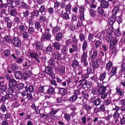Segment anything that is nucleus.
Returning a JSON list of instances; mask_svg holds the SVG:
<instances>
[{"instance_id": "nucleus-12", "label": "nucleus", "mask_w": 125, "mask_h": 125, "mask_svg": "<svg viewBox=\"0 0 125 125\" xmlns=\"http://www.w3.org/2000/svg\"><path fill=\"white\" fill-rule=\"evenodd\" d=\"M8 89V93L11 96H12L15 98L14 95L16 94V91L15 88L14 87H9Z\"/></svg>"}, {"instance_id": "nucleus-11", "label": "nucleus", "mask_w": 125, "mask_h": 125, "mask_svg": "<svg viewBox=\"0 0 125 125\" xmlns=\"http://www.w3.org/2000/svg\"><path fill=\"white\" fill-rule=\"evenodd\" d=\"M115 17L114 16V18H113L112 17H110L108 20V22L109 24L110 25V27H111V28L110 29V31H113V25L115 22Z\"/></svg>"}, {"instance_id": "nucleus-60", "label": "nucleus", "mask_w": 125, "mask_h": 125, "mask_svg": "<svg viewBox=\"0 0 125 125\" xmlns=\"http://www.w3.org/2000/svg\"><path fill=\"white\" fill-rule=\"evenodd\" d=\"M94 37V35L93 34L89 33L88 37V40L89 41H91L92 42H94L95 40L93 39Z\"/></svg>"}, {"instance_id": "nucleus-7", "label": "nucleus", "mask_w": 125, "mask_h": 125, "mask_svg": "<svg viewBox=\"0 0 125 125\" xmlns=\"http://www.w3.org/2000/svg\"><path fill=\"white\" fill-rule=\"evenodd\" d=\"M101 60L98 58H97L96 60L94 61L92 63L93 67L94 70H97L99 67V65L101 62Z\"/></svg>"}, {"instance_id": "nucleus-36", "label": "nucleus", "mask_w": 125, "mask_h": 125, "mask_svg": "<svg viewBox=\"0 0 125 125\" xmlns=\"http://www.w3.org/2000/svg\"><path fill=\"white\" fill-rule=\"evenodd\" d=\"M50 82L51 84L53 86L55 89L58 88L59 86L55 80H51Z\"/></svg>"}, {"instance_id": "nucleus-61", "label": "nucleus", "mask_w": 125, "mask_h": 125, "mask_svg": "<svg viewBox=\"0 0 125 125\" xmlns=\"http://www.w3.org/2000/svg\"><path fill=\"white\" fill-rule=\"evenodd\" d=\"M59 30V28L58 26L53 27L52 29V34H54L55 33H56Z\"/></svg>"}, {"instance_id": "nucleus-53", "label": "nucleus", "mask_w": 125, "mask_h": 125, "mask_svg": "<svg viewBox=\"0 0 125 125\" xmlns=\"http://www.w3.org/2000/svg\"><path fill=\"white\" fill-rule=\"evenodd\" d=\"M58 70L60 73L63 74L65 73V67L63 66H61L58 68Z\"/></svg>"}, {"instance_id": "nucleus-54", "label": "nucleus", "mask_w": 125, "mask_h": 125, "mask_svg": "<svg viewBox=\"0 0 125 125\" xmlns=\"http://www.w3.org/2000/svg\"><path fill=\"white\" fill-rule=\"evenodd\" d=\"M58 111L57 110H54L53 109H52V111L50 112L48 114L49 116H52L54 115Z\"/></svg>"}, {"instance_id": "nucleus-5", "label": "nucleus", "mask_w": 125, "mask_h": 125, "mask_svg": "<svg viewBox=\"0 0 125 125\" xmlns=\"http://www.w3.org/2000/svg\"><path fill=\"white\" fill-rule=\"evenodd\" d=\"M51 37V34L49 33L46 34H42L41 40L42 41H49L50 40Z\"/></svg>"}, {"instance_id": "nucleus-14", "label": "nucleus", "mask_w": 125, "mask_h": 125, "mask_svg": "<svg viewBox=\"0 0 125 125\" xmlns=\"http://www.w3.org/2000/svg\"><path fill=\"white\" fill-rule=\"evenodd\" d=\"M52 56H55V59H56L60 60L62 59L61 57V54L59 52L57 51L56 50L54 52Z\"/></svg>"}, {"instance_id": "nucleus-62", "label": "nucleus", "mask_w": 125, "mask_h": 125, "mask_svg": "<svg viewBox=\"0 0 125 125\" xmlns=\"http://www.w3.org/2000/svg\"><path fill=\"white\" fill-rule=\"evenodd\" d=\"M11 69L13 71L17 70L18 68L16 64H13L10 66Z\"/></svg>"}, {"instance_id": "nucleus-18", "label": "nucleus", "mask_w": 125, "mask_h": 125, "mask_svg": "<svg viewBox=\"0 0 125 125\" xmlns=\"http://www.w3.org/2000/svg\"><path fill=\"white\" fill-rule=\"evenodd\" d=\"M71 66L74 68H76L77 67H79L80 68L81 66L79 64V62L76 60H73L72 62Z\"/></svg>"}, {"instance_id": "nucleus-15", "label": "nucleus", "mask_w": 125, "mask_h": 125, "mask_svg": "<svg viewBox=\"0 0 125 125\" xmlns=\"http://www.w3.org/2000/svg\"><path fill=\"white\" fill-rule=\"evenodd\" d=\"M10 52L9 49H6L2 52L3 58L6 59L10 56Z\"/></svg>"}, {"instance_id": "nucleus-44", "label": "nucleus", "mask_w": 125, "mask_h": 125, "mask_svg": "<svg viewBox=\"0 0 125 125\" xmlns=\"http://www.w3.org/2000/svg\"><path fill=\"white\" fill-rule=\"evenodd\" d=\"M87 51H83V53L82 54L81 57V60H86L88 57L87 55Z\"/></svg>"}, {"instance_id": "nucleus-58", "label": "nucleus", "mask_w": 125, "mask_h": 125, "mask_svg": "<svg viewBox=\"0 0 125 125\" xmlns=\"http://www.w3.org/2000/svg\"><path fill=\"white\" fill-rule=\"evenodd\" d=\"M104 104L106 105H108L110 104L112 102L111 99L108 98L104 100Z\"/></svg>"}, {"instance_id": "nucleus-26", "label": "nucleus", "mask_w": 125, "mask_h": 125, "mask_svg": "<svg viewBox=\"0 0 125 125\" xmlns=\"http://www.w3.org/2000/svg\"><path fill=\"white\" fill-rule=\"evenodd\" d=\"M84 92H82V89L81 88H79V89L76 90H75L73 92L74 95L76 96L77 97L79 96L81 94V93L82 94Z\"/></svg>"}, {"instance_id": "nucleus-22", "label": "nucleus", "mask_w": 125, "mask_h": 125, "mask_svg": "<svg viewBox=\"0 0 125 125\" xmlns=\"http://www.w3.org/2000/svg\"><path fill=\"white\" fill-rule=\"evenodd\" d=\"M7 10L5 9H2L0 11V16L1 18L5 17L8 15V14L6 13Z\"/></svg>"}, {"instance_id": "nucleus-35", "label": "nucleus", "mask_w": 125, "mask_h": 125, "mask_svg": "<svg viewBox=\"0 0 125 125\" xmlns=\"http://www.w3.org/2000/svg\"><path fill=\"white\" fill-rule=\"evenodd\" d=\"M109 4L108 1H105L101 3L100 6L104 8H106L108 7Z\"/></svg>"}, {"instance_id": "nucleus-3", "label": "nucleus", "mask_w": 125, "mask_h": 125, "mask_svg": "<svg viewBox=\"0 0 125 125\" xmlns=\"http://www.w3.org/2000/svg\"><path fill=\"white\" fill-rule=\"evenodd\" d=\"M35 49L37 51H40L42 50L43 47L42 44L39 41H37L35 42L32 44Z\"/></svg>"}, {"instance_id": "nucleus-45", "label": "nucleus", "mask_w": 125, "mask_h": 125, "mask_svg": "<svg viewBox=\"0 0 125 125\" xmlns=\"http://www.w3.org/2000/svg\"><path fill=\"white\" fill-rule=\"evenodd\" d=\"M31 75L28 73L24 72L22 74V79L25 80H26L28 79V78Z\"/></svg>"}, {"instance_id": "nucleus-43", "label": "nucleus", "mask_w": 125, "mask_h": 125, "mask_svg": "<svg viewBox=\"0 0 125 125\" xmlns=\"http://www.w3.org/2000/svg\"><path fill=\"white\" fill-rule=\"evenodd\" d=\"M39 16V12L37 10H35L32 12L31 18H33V17H35L37 18Z\"/></svg>"}, {"instance_id": "nucleus-48", "label": "nucleus", "mask_w": 125, "mask_h": 125, "mask_svg": "<svg viewBox=\"0 0 125 125\" xmlns=\"http://www.w3.org/2000/svg\"><path fill=\"white\" fill-rule=\"evenodd\" d=\"M113 65L112 63L111 62H109L107 64L106 67V70L109 71L111 69Z\"/></svg>"}, {"instance_id": "nucleus-28", "label": "nucleus", "mask_w": 125, "mask_h": 125, "mask_svg": "<svg viewBox=\"0 0 125 125\" xmlns=\"http://www.w3.org/2000/svg\"><path fill=\"white\" fill-rule=\"evenodd\" d=\"M98 56L97 51L95 50L93 52V53L91 56V59L92 61H93L95 58H96Z\"/></svg>"}, {"instance_id": "nucleus-40", "label": "nucleus", "mask_w": 125, "mask_h": 125, "mask_svg": "<svg viewBox=\"0 0 125 125\" xmlns=\"http://www.w3.org/2000/svg\"><path fill=\"white\" fill-rule=\"evenodd\" d=\"M62 17L64 19L66 20H68L70 19V17L69 14L66 12L64 13L63 14H62Z\"/></svg>"}, {"instance_id": "nucleus-51", "label": "nucleus", "mask_w": 125, "mask_h": 125, "mask_svg": "<svg viewBox=\"0 0 125 125\" xmlns=\"http://www.w3.org/2000/svg\"><path fill=\"white\" fill-rule=\"evenodd\" d=\"M13 96L10 94H6L5 95V97L6 100H8L10 98V99L12 100H14L15 99V98L12 96Z\"/></svg>"}, {"instance_id": "nucleus-57", "label": "nucleus", "mask_w": 125, "mask_h": 125, "mask_svg": "<svg viewBox=\"0 0 125 125\" xmlns=\"http://www.w3.org/2000/svg\"><path fill=\"white\" fill-rule=\"evenodd\" d=\"M49 64L51 66H52L53 67L54 66V64L55 63V61H54L53 59L51 58L48 61L47 60Z\"/></svg>"}, {"instance_id": "nucleus-37", "label": "nucleus", "mask_w": 125, "mask_h": 125, "mask_svg": "<svg viewBox=\"0 0 125 125\" xmlns=\"http://www.w3.org/2000/svg\"><path fill=\"white\" fill-rule=\"evenodd\" d=\"M29 55L31 57L34 59L36 57H38V56L37 52H30L29 53Z\"/></svg>"}, {"instance_id": "nucleus-50", "label": "nucleus", "mask_w": 125, "mask_h": 125, "mask_svg": "<svg viewBox=\"0 0 125 125\" xmlns=\"http://www.w3.org/2000/svg\"><path fill=\"white\" fill-rule=\"evenodd\" d=\"M87 73L88 74H90L93 73L96 70H94V69L93 68V69L92 68H89L88 67H87Z\"/></svg>"}, {"instance_id": "nucleus-30", "label": "nucleus", "mask_w": 125, "mask_h": 125, "mask_svg": "<svg viewBox=\"0 0 125 125\" xmlns=\"http://www.w3.org/2000/svg\"><path fill=\"white\" fill-rule=\"evenodd\" d=\"M103 8V7L100 6L98 7L97 9L98 12L102 16L105 14Z\"/></svg>"}, {"instance_id": "nucleus-10", "label": "nucleus", "mask_w": 125, "mask_h": 125, "mask_svg": "<svg viewBox=\"0 0 125 125\" xmlns=\"http://www.w3.org/2000/svg\"><path fill=\"white\" fill-rule=\"evenodd\" d=\"M117 70V68L116 67H114L112 68V69L111 71L110 75V76L109 79L113 80V77H115V76H114L116 73Z\"/></svg>"}, {"instance_id": "nucleus-55", "label": "nucleus", "mask_w": 125, "mask_h": 125, "mask_svg": "<svg viewBox=\"0 0 125 125\" xmlns=\"http://www.w3.org/2000/svg\"><path fill=\"white\" fill-rule=\"evenodd\" d=\"M68 48L65 46H64L62 51V52L64 55L67 54Z\"/></svg>"}, {"instance_id": "nucleus-38", "label": "nucleus", "mask_w": 125, "mask_h": 125, "mask_svg": "<svg viewBox=\"0 0 125 125\" xmlns=\"http://www.w3.org/2000/svg\"><path fill=\"white\" fill-rule=\"evenodd\" d=\"M106 75V73L105 72L101 73L99 77V80L101 81H103L105 78Z\"/></svg>"}, {"instance_id": "nucleus-59", "label": "nucleus", "mask_w": 125, "mask_h": 125, "mask_svg": "<svg viewBox=\"0 0 125 125\" xmlns=\"http://www.w3.org/2000/svg\"><path fill=\"white\" fill-rule=\"evenodd\" d=\"M82 92H84L83 94L81 93V94H82V96H83V97L84 99H86L87 98V97L88 96V93H87L86 91L85 90H83L82 89Z\"/></svg>"}, {"instance_id": "nucleus-25", "label": "nucleus", "mask_w": 125, "mask_h": 125, "mask_svg": "<svg viewBox=\"0 0 125 125\" xmlns=\"http://www.w3.org/2000/svg\"><path fill=\"white\" fill-rule=\"evenodd\" d=\"M46 20V17L45 14L41 13L39 19V21L41 22H42L44 23V22Z\"/></svg>"}, {"instance_id": "nucleus-32", "label": "nucleus", "mask_w": 125, "mask_h": 125, "mask_svg": "<svg viewBox=\"0 0 125 125\" xmlns=\"http://www.w3.org/2000/svg\"><path fill=\"white\" fill-rule=\"evenodd\" d=\"M19 28L20 33H23L26 31V29L25 26L23 25H20L19 26Z\"/></svg>"}, {"instance_id": "nucleus-21", "label": "nucleus", "mask_w": 125, "mask_h": 125, "mask_svg": "<svg viewBox=\"0 0 125 125\" xmlns=\"http://www.w3.org/2000/svg\"><path fill=\"white\" fill-rule=\"evenodd\" d=\"M119 11L120 9L117 6L115 7L112 11V16L115 17V16L119 12Z\"/></svg>"}, {"instance_id": "nucleus-16", "label": "nucleus", "mask_w": 125, "mask_h": 125, "mask_svg": "<svg viewBox=\"0 0 125 125\" xmlns=\"http://www.w3.org/2000/svg\"><path fill=\"white\" fill-rule=\"evenodd\" d=\"M46 51L51 55H52L56 50L53 49V47L51 45L48 46L46 49Z\"/></svg>"}, {"instance_id": "nucleus-63", "label": "nucleus", "mask_w": 125, "mask_h": 125, "mask_svg": "<svg viewBox=\"0 0 125 125\" xmlns=\"http://www.w3.org/2000/svg\"><path fill=\"white\" fill-rule=\"evenodd\" d=\"M114 33L115 35L118 37L119 36L121 35V32L120 31L119 27L115 30Z\"/></svg>"}, {"instance_id": "nucleus-17", "label": "nucleus", "mask_w": 125, "mask_h": 125, "mask_svg": "<svg viewBox=\"0 0 125 125\" xmlns=\"http://www.w3.org/2000/svg\"><path fill=\"white\" fill-rule=\"evenodd\" d=\"M55 89L52 86H50L49 87L47 86V89L46 92V94H50L53 93L55 91Z\"/></svg>"}, {"instance_id": "nucleus-42", "label": "nucleus", "mask_w": 125, "mask_h": 125, "mask_svg": "<svg viewBox=\"0 0 125 125\" xmlns=\"http://www.w3.org/2000/svg\"><path fill=\"white\" fill-rule=\"evenodd\" d=\"M87 41L85 40L83 42L82 44V49L83 51H85L87 49Z\"/></svg>"}, {"instance_id": "nucleus-23", "label": "nucleus", "mask_w": 125, "mask_h": 125, "mask_svg": "<svg viewBox=\"0 0 125 125\" xmlns=\"http://www.w3.org/2000/svg\"><path fill=\"white\" fill-rule=\"evenodd\" d=\"M54 48L57 51L60 50L61 49V45L59 42H55L53 44Z\"/></svg>"}, {"instance_id": "nucleus-8", "label": "nucleus", "mask_w": 125, "mask_h": 125, "mask_svg": "<svg viewBox=\"0 0 125 125\" xmlns=\"http://www.w3.org/2000/svg\"><path fill=\"white\" fill-rule=\"evenodd\" d=\"M72 47L70 48L69 49V52L70 54L73 53L74 51H76L77 50V44L74 43L72 45Z\"/></svg>"}, {"instance_id": "nucleus-33", "label": "nucleus", "mask_w": 125, "mask_h": 125, "mask_svg": "<svg viewBox=\"0 0 125 125\" xmlns=\"http://www.w3.org/2000/svg\"><path fill=\"white\" fill-rule=\"evenodd\" d=\"M63 36L62 34L61 33H58L55 37V39L57 41H59Z\"/></svg>"}, {"instance_id": "nucleus-2", "label": "nucleus", "mask_w": 125, "mask_h": 125, "mask_svg": "<svg viewBox=\"0 0 125 125\" xmlns=\"http://www.w3.org/2000/svg\"><path fill=\"white\" fill-rule=\"evenodd\" d=\"M12 43L16 47L19 48L21 45V42L19 38L17 37H14L13 38Z\"/></svg>"}, {"instance_id": "nucleus-39", "label": "nucleus", "mask_w": 125, "mask_h": 125, "mask_svg": "<svg viewBox=\"0 0 125 125\" xmlns=\"http://www.w3.org/2000/svg\"><path fill=\"white\" fill-rule=\"evenodd\" d=\"M35 31L34 27L32 26H29V28L27 30L28 33L30 34H32Z\"/></svg>"}, {"instance_id": "nucleus-19", "label": "nucleus", "mask_w": 125, "mask_h": 125, "mask_svg": "<svg viewBox=\"0 0 125 125\" xmlns=\"http://www.w3.org/2000/svg\"><path fill=\"white\" fill-rule=\"evenodd\" d=\"M32 62L30 60H27L25 61V62L23 63L22 66L24 67L29 68L31 66L32 64Z\"/></svg>"}, {"instance_id": "nucleus-52", "label": "nucleus", "mask_w": 125, "mask_h": 125, "mask_svg": "<svg viewBox=\"0 0 125 125\" xmlns=\"http://www.w3.org/2000/svg\"><path fill=\"white\" fill-rule=\"evenodd\" d=\"M78 98V97L74 95H73L70 97L69 101L71 102H73L76 100Z\"/></svg>"}, {"instance_id": "nucleus-64", "label": "nucleus", "mask_w": 125, "mask_h": 125, "mask_svg": "<svg viewBox=\"0 0 125 125\" xmlns=\"http://www.w3.org/2000/svg\"><path fill=\"white\" fill-rule=\"evenodd\" d=\"M0 90L1 93H2L5 92L6 90L7 87L4 85H2L0 86Z\"/></svg>"}, {"instance_id": "nucleus-56", "label": "nucleus", "mask_w": 125, "mask_h": 125, "mask_svg": "<svg viewBox=\"0 0 125 125\" xmlns=\"http://www.w3.org/2000/svg\"><path fill=\"white\" fill-rule=\"evenodd\" d=\"M79 38L80 41L82 42L85 40V37L83 33H80L79 35Z\"/></svg>"}, {"instance_id": "nucleus-1", "label": "nucleus", "mask_w": 125, "mask_h": 125, "mask_svg": "<svg viewBox=\"0 0 125 125\" xmlns=\"http://www.w3.org/2000/svg\"><path fill=\"white\" fill-rule=\"evenodd\" d=\"M97 86L98 87L99 92V94L101 95V99H104L107 98V96H109L110 97V95L111 94V90H108L107 92H105L106 90V87L105 86L103 85H101L99 84H98Z\"/></svg>"}, {"instance_id": "nucleus-20", "label": "nucleus", "mask_w": 125, "mask_h": 125, "mask_svg": "<svg viewBox=\"0 0 125 125\" xmlns=\"http://www.w3.org/2000/svg\"><path fill=\"white\" fill-rule=\"evenodd\" d=\"M17 82L15 80L12 79L9 82V87H14L17 84Z\"/></svg>"}, {"instance_id": "nucleus-13", "label": "nucleus", "mask_w": 125, "mask_h": 125, "mask_svg": "<svg viewBox=\"0 0 125 125\" xmlns=\"http://www.w3.org/2000/svg\"><path fill=\"white\" fill-rule=\"evenodd\" d=\"M13 38L12 37L6 35L4 37L3 40L5 42H7L8 44H10L12 43Z\"/></svg>"}, {"instance_id": "nucleus-6", "label": "nucleus", "mask_w": 125, "mask_h": 125, "mask_svg": "<svg viewBox=\"0 0 125 125\" xmlns=\"http://www.w3.org/2000/svg\"><path fill=\"white\" fill-rule=\"evenodd\" d=\"M25 89L27 91L30 93H33L34 91V87L33 86L31 85L28 83H26V86H25Z\"/></svg>"}, {"instance_id": "nucleus-41", "label": "nucleus", "mask_w": 125, "mask_h": 125, "mask_svg": "<svg viewBox=\"0 0 125 125\" xmlns=\"http://www.w3.org/2000/svg\"><path fill=\"white\" fill-rule=\"evenodd\" d=\"M89 12L90 15L91 17H94L96 15V11L93 9H90L89 10Z\"/></svg>"}, {"instance_id": "nucleus-49", "label": "nucleus", "mask_w": 125, "mask_h": 125, "mask_svg": "<svg viewBox=\"0 0 125 125\" xmlns=\"http://www.w3.org/2000/svg\"><path fill=\"white\" fill-rule=\"evenodd\" d=\"M80 13H84L86 10V8L84 6H81L79 7Z\"/></svg>"}, {"instance_id": "nucleus-27", "label": "nucleus", "mask_w": 125, "mask_h": 125, "mask_svg": "<svg viewBox=\"0 0 125 125\" xmlns=\"http://www.w3.org/2000/svg\"><path fill=\"white\" fill-rule=\"evenodd\" d=\"M8 12L10 13V14L11 16L16 17L18 13L17 12L16 9H12L10 10H8Z\"/></svg>"}, {"instance_id": "nucleus-29", "label": "nucleus", "mask_w": 125, "mask_h": 125, "mask_svg": "<svg viewBox=\"0 0 125 125\" xmlns=\"http://www.w3.org/2000/svg\"><path fill=\"white\" fill-rule=\"evenodd\" d=\"M59 93L62 96H64L67 94V90L63 88H59Z\"/></svg>"}, {"instance_id": "nucleus-34", "label": "nucleus", "mask_w": 125, "mask_h": 125, "mask_svg": "<svg viewBox=\"0 0 125 125\" xmlns=\"http://www.w3.org/2000/svg\"><path fill=\"white\" fill-rule=\"evenodd\" d=\"M39 89L41 93H46L47 89V86H40L39 87Z\"/></svg>"}, {"instance_id": "nucleus-46", "label": "nucleus", "mask_w": 125, "mask_h": 125, "mask_svg": "<svg viewBox=\"0 0 125 125\" xmlns=\"http://www.w3.org/2000/svg\"><path fill=\"white\" fill-rule=\"evenodd\" d=\"M93 121L95 123L97 122V124H99L100 123H101L103 122L101 120V118H100L98 117H94Z\"/></svg>"}, {"instance_id": "nucleus-9", "label": "nucleus", "mask_w": 125, "mask_h": 125, "mask_svg": "<svg viewBox=\"0 0 125 125\" xmlns=\"http://www.w3.org/2000/svg\"><path fill=\"white\" fill-rule=\"evenodd\" d=\"M35 28L39 32L42 33V26L40 22L39 21H36L35 25Z\"/></svg>"}, {"instance_id": "nucleus-4", "label": "nucleus", "mask_w": 125, "mask_h": 125, "mask_svg": "<svg viewBox=\"0 0 125 125\" xmlns=\"http://www.w3.org/2000/svg\"><path fill=\"white\" fill-rule=\"evenodd\" d=\"M45 70L46 73L50 75L52 79L55 78V75L53 73V70L51 68L47 67L45 68Z\"/></svg>"}, {"instance_id": "nucleus-47", "label": "nucleus", "mask_w": 125, "mask_h": 125, "mask_svg": "<svg viewBox=\"0 0 125 125\" xmlns=\"http://www.w3.org/2000/svg\"><path fill=\"white\" fill-rule=\"evenodd\" d=\"M24 61V59L23 58L21 57L17 58L15 61V62L16 63L19 64H21Z\"/></svg>"}, {"instance_id": "nucleus-31", "label": "nucleus", "mask_w": 125, "mask_h": 125, "mask_svg": "<svg viewBox=\"0 0 125 125\" xmlns=\"http://www.w3.org/2000/svg\"><path fill=\"white\" fill-rule=\"evenodd\" d=\"M101 102V99L99 98L94 100L93 102L94 104L96 106H98L100 105Z\"/></svg>"}, {"instance_id": "nucleus-24", "label": "nucleus", "mask_w": 125, "mask_h": 125, "mask_svg": "<svg viewBox=\"0 0 125 125\" xmlns=\"http://www.w3.org/2000/svg\"><path fill=\"white\" fill-rule=\"evenodd\" d=\"M15 76L17 79H22V74L20 71H17L14 73Z\"/></svg>"}]
</instances>
